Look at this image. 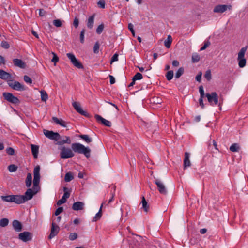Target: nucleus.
<instances>
[{
	"mask_svg": "<svg viewBox=\"0 0 248 248\" xmlns=\"http://www.w3.org/2000/svg\"><path fill=\"white\" fill-rule=\"evenodd\" d=\"M211 142L213 143V146L215 147V149L218 150L217 148V144L215 140H213L212 141H210L209 143L208 147L210 148L211 145Z\"/></svg>",
	"mask_w": 248,
	"mask_h": 248,
	"instance_id": "obj_58",
	"label": "nucleus"
},
{
	"mask_svg": "<svg viewBox=\"0 0 248 248\" xmlns=\"http://www.w3.org/2000/svg\"><path fill=\"white\" fill-rule=\"evenodd\" d=\"M24 80L26 82V83H29V84H31L32 82V79L30 77H29V76H27V75H25L24 76Z\"/></svg>",
	"mask_w": 248,
	"mask_h": 248,
	"instance_id": "obj_50",
	"label": "nucleus"
},
{
	"mask_svg": "<svg viewBox=\"0 0 248 248\" xmlns=\"http://www.w3.org/2000/svg\"><path fill=\"white\" fill-rule=\"evenodd\" d=\"M200 59V56L197 53L193 54L192 56V61L193 62H199Z\"/></svg>",
	"mask_w": 248,
	"mask_h": 248,
	"instance_id": "obj_39",
	"label": "nucleus"
},
{
	"mask_svg": "<svg viewBox=\"0 0 248 248\" xmlns=\"http://www.w3.org/2000/svg\"><path fill=\"white\" fill-rule=\"evenodd\" d=\"M143 78L142 74L140 73H137L133 77V80H140Z\"/></svg>",
	"mask_w": 248,
	"mask_h": 248,
	"instance_id": "obj_41",
	"label": "nucleus"
},
{
	"mask_svg": "<svg viewBox=\"0 0 248 248\" xmlns=\"http://www.w3.org/2000/svg\"><path fill=\"white\" fill-rule=\"evenodd\" d=\"M40 93L42 101L46 102L48 99V95L46 92L44 90H42L40 91Z\"/></svg>",
	"mask_w": 248,
	"mask_h": 248,
	"instance_id": "obj_31",
	"label": "nucleus"
},
{
	"mask_svg": "<svg viewBox=\"0 0 248 248\" xmlns=\"http://www.w3.org/2000/svg\"><path fill=\"white\" fill-rule=\"evenodd\" d=\"M172 42V38L171 35H168L167 40H165L164 41V45L165 46L169 48L170 47L171 44Z\"/></svg>",
	"mask_w": 248,
	"mask_h": 248,
	"instance_id": "obj_29",
	"label": "nucleus"
},
{
	"mask_svg": "<svg viewBox=\"0 0 248 248\" xmlns=\"http://www.w3.org/2000/svg\"><path fill=\"white\" fill-rule=\"evenodd\" d=\"M0 78L4 80H11L12 75L3 70H0Z\"/></svg>",
	"mask_w": 248,
	"mask_h": 248,
	"instance_id": "obj_21",
	"label": "nucleus"
},
{
	"mask_svg": "<svg viewBox=\"0 0 248 248\" xmlns=\"http://www.w3.org/2000/svg\"><path fill=\"white\" fill-rule=\"evenodd\" d=\"M239 149V146L238 144L234 143L232 144L230 147V150L232 152H237Z\"/></svg>",
	"mask_w": 248,
	"mask_h": 248,
	"instance_id": "obj_34",
	"label": "nucleus"
},
{
	"mask_svg": "<svg viewBox=\"0 0 248 248\" xmlns=\"http://www.w3.org/2000/svg\"><path fill=\"white\" fill-rule=\"evenodd\" d=\"M97 5L99 7L104 9L105 7V2L104 0H100L97 2Z\"/></svg>",
	"mask_w": 248,
	"mask_h": 248,
	"instance_id": "obj_53",
	"label": "nucleus"
},
{
	"mask_svg": "<svg viewBox=\"0 0 248 248\" xmlns=\"http://www.w3.org/2000/svg\"><path fill=\"white\" fill-rule=\"evenodd\" d=\"M134 26L132 23H129L128 26V29L131 31L133 36H135V32L133 29Z\"/></svg>",
	"mask_w": 248,
	"mask_h": 248,
	"instance_id": "obj_51",
	"label": "nucleus"
},
{
	"mask_svg": "<svg viewBox=\"0 0 248 248\" xmlns=\"http://www.w3.org/2000/svg\"><path fill=\"white\" fill-rule=\"evenodd\" d=\"M71 147L75 152L83 154L87 158L90 157L91 149L89 147H86L79 143H73Z\"/></svg>",
	"mask_w": 248,
	"mask_h": 248,
	"instance_id": "obj_2",
	"label": "nucleus"
},
{
	"mask_svg": "<svg viewBox=\"0 0 248 248\" xmlns=\"http://www.w3.org/2000/svg\"><path fill=\"white\" fill-rule=\"evenodd\" d=\"M102 215L101 209H99V212L95 215V217L93 219V221L95 222L100 219Z\"/></svg>",
	"mask_w": 248,
	"mask_h": 248,
	"instance_id": "obj_38",
	"label": "nucleus"
},
{
	"mask_svg": "<svg viewBox=\"0 0 248 248\" xmlns=\"http://www.w3.org/2000/svg\"><path fill=\"white\" fill-rule=\"evenodd\" d=\"M74 178L73 175L71 172H67L65 175L64 180L66 182L71 181Z\"/></svg>",
	"mask_w": 248,
	"mask_h": 248,
	"instance_id": "obj_32",
	"label": "nucleus"
},
{
	"mask_svg": "<svg viewBox=\"0 0 248 248\" xmlns=\"http://www.w3.org/2000/svg\"><path fill=\"white\" fill-rule=\"evenodd\" d=\"M63 211V207H60L56 209V210L55 212V216H58L59 214H60Z\"/></svg>",
	"mask_w": 248,
	"mask_h": 248,
	"instance_id": "obj_54",
	"label": "nucleus"
},
{
	"mask_svg": "<svg viewBox=\"0 0 248 248\" xmlns=\"http://www.w3.org/2000/svg\"><path fill=\"white\" fill-rule=\"evenodd\" d=\"M85 32V30L83 29L80 32V41L81 43H83L84 42V34Z\"/></svg>",
	"mask_w": 248,
	"mask_h": 248,
	"instance_id": "obj_45",
	"label": "nucleus"
},
{
	"mask_svg": "<svg viewBox=\"0 0 248 248\" xmlns=\"http://www.w3.org/2000/svg\"><path fill=\"white\" fill-rule=\"evenodd\" d=\"M72 105L74 108L76 109V110L79 113V114L87 117H90V114L87 113L86 111H84L81 106H80L79 104L77 102H74L72 103Z\"/></svg>",
	"mask_w": 248,
	"mask_h": 248,
	"instance_id": "obj_13",
	"label": "nucleus"
},
{
	"mask_svg": "<svg viewBox=\"0 0 248 248\" xmlns=\"http://www.w3.org/2000/svg\"><path fill=\"white\" fill-rule=\"evenodd\" d=\"M95 118L96 119V121L98 122H101L102 124H103L104 125L108 126V127H110L111 125V123L110 121L107 120L105 119L104 118H102L101 116L98 114L95 115Z\"/></svg>",
	"mask_w": 248,
	"mask_h": 248,
	"instance_id": "obj_17",
	"label": "nucleus"
},
{
	"mask_svg": "<svg viewBox=\"0 0 248 248\" xmlns=\"http://www.w3.org/2000/svg\"><path fill=\"white\" fill-rule=\"evenodd\" d=\"M204 77L208 81L211 80L212 76H211V71L210 70L206 71V72L204 75Z\"/></svg>",
	"mask_w": 248,
	"mask_h": 248,
	"instance_id": "obj_43",
	"label": "nucleus"
},
{
	"mask_svg": "<svg viewBox=\"0 0 248 248\" xmlns=\"http://www.w3.org/2000/svg\"><path fill=\"white\" fill-rule=\"evenodd\" d=\"M26 186L27 187H29L31 185L32 183V175L31 173H28L25 181Z\"/></svg>",
	"mask_w": 248,
	"mask_h": 248,
	"instance_id": "obj_28",
	"label": "nucleus"
},
{
	"mask_svg": "<svg viewBox=\"0 0 248 248\" xmlns=\"http://www.w3.org/2000/svg\"><path fill=\"white\" fill-rule=\"evenodd\" d=\"M13 61L15 66L23 69L26 68V63L22 60L19 59H13Z\"/></svg>",
	"mask_w": 248,
	"mask_h": 248,
	"instance_id": "obj_20",
	"label": "nucleus"
},
{
	"mask_svg": "<svg viewBox=\"0 0 248 248\" xmlns=\"http://www.w3.org/2000/svg\"><path fill=\"white\" fill-rule=\"evenodd\" d=\"M63 191H64V194L62 196V198L60 200H59L57 202V205L58 206H60L61 204L65 203L66 202L67 199H68L70 197V194L69 192L68 191V188H67L66 187H63Z\"/></svg>",
	"mask_w": 248,
	"mask_h": 248,
	"instance_id": "obj_12",
	"label": "nucleus"
},
{
	"mask_svg": "<svg viewBox=\"0 0 248 248\" xmlns=\"http://www.w3.org/2000/svg\"><path fill=\"white\" fill-rule=\"evenodd\" d=\"M7 83L8 86L13 90L19 91H23L26 90L25 86L18 81L9 80L7 81Z\"/></svg>",
	"mask_w": 248,
	"mask_h": 248,
	"instance_id": "obj_6",
	"label": "nucleus"
},
{
	"mask_svg": "<svg viewBox=\"0 0 248 248\" xmlns=\"http://www.w3.org/2000/svg\"><path fill=\"white\" fill-rule=\"evenodd\" d=\"M78 238V234L76 232L71 233L69 235V238L70 240H74Z\"/></svg>",
	"mask_w": 248,
	"mask_h": 248,
	"instance_id": "obj_49",
	"label": "nucleus"
},
{
	"mask_svg": "<svg viewBox=\"0 0 248 248\" xmlns=\"http://www.w3.org/2000/svg\"><path fill=\"white\" fill-rule=\"evenodd\" d=\"M6 153L10 155H13L15 154V150L12 147H8L6 150Z\"/></svg>",
	"mask_w": 248,
	"mask_h": 248,
	"instance_id": "obj_44",
	"label": "nucleus"
},
{
	"mask_svg": "<svg viewBox=\"0 0 248 248\" xmlns=\"http://www.w3.org/2000/svg\"><path fill=\"white\" fill-rule=\"evenodd\" d=\"M202 72H201L199 74L197 75L196 77V80L200 82L201 81V78H202Z\"/></svg>",
	"mask_w": 248,
	"mask_h": 248,
	"instance_id": "obj_61",
	"label": "nucleus"
},
{
	"mask_svg": "<svg viewBox=\"0 0 248 248\" xmlns=\"http://www.w3.org/2000/svg\"><path fill=\"white\" fill-rule=\"evenodd\" d=\"M39 16H44L46 14V12L43 9H39Z\"/></svg>",
	"mask_w": 248,
	"mask_h": 248,
	"instance_id": "obj_62",
	"label": "nucleus"
},
{
	"mask_svg": "<svg viewBox=\"0 0 248 248\" xmlns=\"http://www.w3.org/2000/svg\"><path fill=\"white\" fill-rule=\"evenodd\" d=\"M199 92L200 93V97L204 98L205 96L204 92L203 90V87L202 86H200L199 87Z\"/></svg>",
	"mask_w": 248,
	"mask_h": 248,
	"instance_id": "obj_52",
	"label": "nucleus"
},
{
	"mask_svg": "<svg viewBox=\"0 0 248 248\" xmlns=\"http://www.w3.org/2000/svg\"><path fill=\"white\" fill-rule=\"evenodd\" d=\"M247 50V46L242 47L238 54V65L241 68H243L246 65V60L245 59L244 56Z\"/></svg>",
	"mask_w": 248,
	"mask_h": 248,
	"instance_id": "obj_4",
	"label": "nucleus"
},
{
	"mask_svg": "<svg viewBox=\"0 0 248 248\" xmlns=\"http://www.w3.org/2000/svg\"><path fill=\"white\" fill-rule=\"evenodd\" d=\"M205 96L211 105H217L218 104V97L216 92H212L211 93H207Z\"/></svg>",
	"mask_w": 248,
	"mask_h": 248,
	"instance_id": "obj_8",
	"label": "nucleus"
},
{
	"mask_svg": "<svg viewBox=\"0 0 248 248\" xmlns=\"http://www.w3.org/2000/svg\"><path fill=\"white\" fill-rule=\"evenodd\" d=\"M67 57L70 60L72 63L77 68L79 69H82L83 66L82 63L78 61L73 53H68L66 54Z\"/></svg>",
	"mask_w": 248,
	"mask_h": 248,
	"instance_id": "obj_10",
	"label": "nucleus"
},
{
	"mask_svg": "<svg viewBox=\"0 0 248 248\" xmlns=\"http://www.w3.org/2000/svg\"><path fill=\"white\" fill-rule=\"evenodd\" d=\"M53 24L57 27H60L62 25L61 20L60 19H55L53 20Z\"/></svg>",
	"mask_w": 248,
	"mask_h": 248,
	"instance_id": "obj_46",
	"label": "nucleus"
},
{
	"mask_svg": "<svg viewBox=\"0 0 248 248\" xmlns=\"http://www.w3.org/2000/svg\"><path fill=\"white\" fill-rule=\"evenodd\" d=\"M99 43L97 41L95 43L94 46H93V52L95 54H98L99 52Z\"/></svg>",
	"mask_w": 248,
	"mask_h": 248,
	"instance_id": "obj_42",
	"label": "nucleus"
},
{
	"mask_svg": "<svg viewBox=\"0 0 248 248\" xmlns=\"http://www.w3.org/2000/svg\"><path fill=\"white\" fill-rule=\"evenodd\" d=\"M231 7V5H218L214 7L213 11L214 13H222L226 11L228 8L230 9Z\"/></svg>",
	"mask_w": 248,
	"mask_h": 248,
	"instance_id": "obj_16",
	"label": "nucleus"
},
{
	"mask_svg": "<svg viewBox=\"0 0 248 248\" xmlns=\"http://www.w3.org/2000/svg\"><path fill=\"white\" fill-rule=\"evenodd\" d=\"M155 184L156 185L158 190L161 194L163 195L167 194V189L164 184L160 180L155 179Z\"/></svg>",
	"mask_w": 248,
	"mask_h": 248,
	"instance_id": "obj_14",
	"label": "nucleus"
},
{
	"mask_svg": "<svg viewBox=\"0 0 248 248\" xmlns=\"http://www.w3.org/2000/svg\"><path fill=\"white\" fill-rule=\"evenodd\" d=\"M174 73L172 70L169 71L167 72L166 75V78L168 80L170 81L171 80L173 77Z\"/></svg>",
	"mask_w": 248,
	"mask_h": 248,
	"instance_id": "obj_36",
	"label": "nucleus"
},
{
	"mask_svg": "<svg viewBox=\"0 0 248 248\" xmlns=\"http://www.w3.org/2000/svg\"><path fill=\"white\" fill-rule=\"evenodd\" d=\"M191 162L189 160V154L187 152L185 153V158L184 160V169H185L188 167L191 166Z\"/></svg>",
	"mask_w": 248,
	"mask_h": 248,
	"instance_id": "obj_22",
	"label": "nucleus"
},
{
	"mask_svg": "<svg viewBox=\"0 0 248 248\" xmlns=\"http://www.w3.org/2000/svg\"><path fill=\"white\" fill-rule=\"evenodd\" d=\"M52 119L53 121L54 122H55L56 124H59L63 127L66 126V125L65 124V123H66L63 120H62V119H58L56 117H53Z\"/></svg>",
	"mask_w": 248,
	"mask_h": 248,
	"instance_id": "obj_26",
	"label": "nucleus"
},
{
	"mask_svg": "<svg viewBox=\"0 0 248 248\" xmlns=\"http://www.w3.org/2000/svg\"><path fill=\"white\" fill-rule=\"evenodd\" d=\"M109 78H110V84H113L115 82V79L114 77L113 76L109 75Z\"/></svg>",
	"mask_w": 248,
	"mask_h": 248,
	"instance_id": "obj_59",
	"label": "nucleus"
},
{
	"mask_svg": "<svg viewBox=\"0 0 248 248\" xmlns=\"http://www.w3.org/2000/svg\"><path fill=\"white\" fill-rule=\"evenodd\" d=\"M40 167L39 165H37L34 169L33 187L32 189L28 188L25 192V194L22 195L24 203L31 200L33 198V196L38 192L40 189L38 186L40 179Z\"/></svg>",
	"mask_w": 248,
	"mask_h": 248,
	"instance_id": "obj_1",
	"label": "nucleus"
},
{
	"mask_svg": "<svg viewBox=\"0 0 248 248\" xmlns=\"http://www.w3.org/2000/svg\"><path fill=\"white\" fill-rule=\"evenodd\" d=\"M32 238V234L29 232H24L18 235L19 239L24 242L31 240Z\"/></svg>",
	"mask_w": 248,
	"mask_h": 248,
	"instance_id": "obj_11",
	"label": "nucleus"
},
{
	"mask_svg": "<svg viewBox=\"0 0 248 248\" xmlns=\"http://www.w3.org/2000/svg\"><path fill=\"white\" fill-rule=\"evenodd\" d=\"M203 98L200 97L199 100L200 106L203 108L204 107V105L203 101Z\"/></svg>",
	"mask_w": 248,
	"mask_h": 248,
	"instance_id": "obj_63",
	"label": "nucleus"
},
{
	"mask_svg": "<svg viewBox=\"0 0 248 248\" xmlns=\"http://www.w3.org/2000/svg\"><path fill=\"white\" fill-rule=\"evenodd\" d=\"M95 16V14H93L88 19L87 26L89 29H92L93 26Z\"/></svg>",
	"mask_w": 248,
	"mask_h": 248,
	"instance_id": "obj_25",
	"label": "nucleus"
},
{
	"mask_svg": "<svg viewBox=\"0 0 248 248\" xmlns=\"http://www.w3.org/2000/svg\"><path fill=\"white\" fill-rule=\"evenodd\" d=\"M153 102L156 104H160L161 99L159 98H153Z\"/></svg>",
	"mask_w": 248,
	"mask_h": 248,
	"instance_id": "obj_60",
	"label": "nucleus"
},
{
	"mask_svg": "<svg viewBox=\"0 0 248 248\" xmlns=\"http://www.w3.org/2000/svg\"><path fill=\"white\" fill-rule=\"evenodd\" d=\"M1 199L4 202H14L17 204H20L24 203L22 197V195H12L2 196Z\"/></svg>",
	"mask_w": 248,
	"mask_h": 248,
	"instance_id": "obj_3",
	"label": "nucleus"
},
{
	"mask_svg": "<svg viewBox=\"0 0 248 248\" xmlns=\"http://www.w3.org/2000/svg\"><path fill=\"white\" fill-rule=\"evenodd\" d=\"M9 220L7 218H2L0 220V226L5 227L8 225Z\"/></svg>",
	"mask_w": 248,
	"mask_h": 248,
	"instance_id": "obj_35",
	"label": "nucleus"
},
{
	"mask_svg": "<svg viewBox=\"0 0 248 248\" xmlns=\"http://www.w3.org/2000/svg\"><path fill=\"white\" fill-rule=\"evenodd\" d=\"M12 226L14 228V229L16 232H20L22 230V225L21 223L17 220H14L12 222Z\"/></svg>",
	"mask_w": 248,
	"mask_h": 248,
	"instance_id": "obj_19",
	"label": "nucleus"
},
{
	"mask_svg": "<svg viewBox=\"0 0 248 248\" xmlns=\"http://www.w3.org/2000/svg\"><path fill=\"white\" fill-rule=\"evenodd\" d=\"M17 166L14 164L10 165L8 167V170L11 172H16L17 170Z\"/></svg>",
	"mask_w": 248,
	"mask_h": 248,
	"instance_id": "obj_37",
	"label": "nucleus"
},
{
	"mask_svg": "<svg viewBox=\"0 0 248 248\" xmlns=\"http://www.w3.org/2000/svg\"><path fill=\"white\" fill-rule=\"evenodd\" d=\"M43 133L47 138L55 141L58 140L60 138V135L57 132L44 129Z\"/></svg>",
	"mask_w": 248,
	"mask_h": 248,
	"instance_id": "obj_9",
	"label": "nucleus"
},
{
	"mask_svg": "<svg viewBox=\"0 0 248 248\" xmlns=\"http://www.w3.org/2000/svg\"><path fill=\"white\" fill-rule=\"evenodd\" d=\"M60 156L62 159L70 158L74 156V154L70 148H66L63 147L61 149Z\"/></svg>",
	"mask_w": 248,
	"mask_h": 248,
	"instance_id": "obj_7",
	"label": "nucleus"
},
{
	"mask_svg": "<svg viewBox=\"0 0 248 248\" xmlns=\"http://www.w3.org/2000/svg\"><path fill=\"white\" fill-rule=\"evenodd\" d=\"M31 150L33 157L35 159L38 158V154L39 152V146L38 145L31 144Z\"/></svg>",
	"mask_w": 248,
	"mask_h": 248,
	"instance_id": "obj_24",
	"label": "nucleus"
},
{
	"mask_svg": "<svg viewBox=\"0 0 248 248\" xmlns=\"http://www.w3.org/2000/svg\"><path fill=\"white\" fill-rule=\"evenodd\" d=\"M118 60V54L117 53H115V54H114V55L111 58L110 63L111 64L114 62L117 61Z\"/></svg>",
	"mask_w": 248,
	"mask_h": 248,
	"instance_id": "obj_56",
	"label": "nucleus"
},
{
	"mask_svg": "<svg viewBox=\"0 0 248 248\" xmlns=\"http://www.w3.org/2000/svg\"><path fill=\"white\" fill-rule=\"evenodd\" d=\"M1 46L4 49H8L10 45L7 41H3L1 43Z\"/></svg>",
	"mask_w": 248,
	"mask_h": 248,
	"instance_id": "obj_47",
	"label": "nucleus"
},
{
	"mask_svg": "<svg viewBox=\"0 0 248 248\" xmlns=\"http://www.w3.org/2000/svg\"><path fill=\"white\" fill-rule=\"evenodd\" d=\"M210 45V42L209 41H207L204 43V45L201 48L200 50L201 51L205 50Z\"/></svg>",
	"mask_w": 248,
	"mask_h": 248,
	"instance_id": "obj_55",
	"label": "nucleus"
},
{
	"mask_svg": "<svg viewBox=\"0 0 248 248\" xmlns=\"http://www.w3.org/2000/svg\"><path fill=\"white\" fill-rule=\"evenodd\" d=\"M60 230L59 227L55 223L52 222L51 224L50 234L48 236V239H51L54 237L56 236L59 233Z\"/></svg>",
	"mask_w": 248,
	"mask_h": 248,
	"instance_id": "obj_15",
	"label": "nucleus"
},
{
	"mask_svg": "<svg viewBox=\"0 0 248 248\" xmlns=\"http://www.w3.org/2000/svg\"><path fill=\"white\" fill-rule=\"evenodd\" d=\"M84 203L81 202H74L72 206V209L75 211H78L83 209Z\"/></svg>",
	"mask_w": 248,
	"mask_h": 248,
	"instance_id": "obj_23",
	"label": "nucleus"
},
{
	"mask_svg": "<svg viewBox=\"0 0 248 248\" xmlns=\"http://www.w3.org/2000/svg\"><path fill=\"white\" fill-rule=\"evenodd\" d=\"M172 64L174 67H177L179 65V62L177 60H174L172 61Z\"/></svg>",
	"mask_w": 248,
	"mask_h": 248,
	"instance_id": "obj_64",
	"label": "nucleus"
},
{
	"mask_svg": "<svg viewBox=\"0 0 248 248\" xmlns=\"http://www.w3.org/2000/svg\"><path fill=\"white\" fill-rule=\"evenodd\" d=\"M141 203L142 208L143 209L144 211L146 212H147L149 210V205L144 196H143L142 198Z\"/></svg>",
	"mask_w": 248,
	"mask_h": 248,
	"instance_id": "obj_27",
	"label": "nucleus"
},
{
	"mask_svg": "<svg viewBox=\"0 0 248 248\" xmlns=\"http://www.w3.org/2000/svg\"><path fill=\"white\" fill-rule=\"evenodd\" d=\"M79 24V20L77 17H75L73 21V25L77 28L78 27Z\"/></svg>",
	"mask_w": 248,
	"mask_h": 248,
	"instance_id": "obj_57",
	"label": "nucleus"
},
{
	"mask_svg": "<svg viewBox=\"0 0 248 248\" xmlns=\"http://www.w3.org/2000/svg\"><path fill=\"white\" fill-rule=\"evenodd\" d=\"M51 53L53 56V58L51 60V62H54V63H56L57 62L59 61V57L54 52H52Z\"/></svg>",
	"mask_w": 248,
	"mask_h": 248,
	"instance_id": "obj_48",
	"label": "nucleus"
},
{
	"mask_svg": "<svg viewBox=\"0 0 248 248\" xmlns=\"http://www.w3.org/2000/svg\"><path fill=\"white\" fill-rule=\"evenodd\" d=\"M2 95L5 100L12 104L16 105L20 103L19 99L12 93L4 92Z\"/></svg>",
	"mask_w": 248,
	"mask_h": 248,
	"instance_id": "obj_5",
	"label": "nucleus"
},
{
	"mask_svg": "<svg viewBox=\"0 0 248 248\" xmlns=\"http://www.w3.org/2000/svg\"><path fill=\"white\" fill-rule=\"evenodd\" d=\"M104 28V25L103 23L99 25L96 29V33L98 34H101L103 31Z\"/></svg>",
	"mask_w": 248,
	"mask_h": 248,
	"instance_id": "obj_40",
	"label": "nucleus"
},
{
	"mask_svg": "<svg viewBox=\"0 0 248 248\" xmlns=\"http://www.w3.org/2000/svg\"><path fill=\"white\" fill-rule=\"evenodd\" d=\"M58 144L63 145L64 144H70L71 142V139L69 137L67 136H61L60 138L57 140Z\"/></svg>",
	"mask_w": 248,
	"mask_h": 248,
	"instance_id": "obj_18",
	"label": "nucleus"
},
{
	"mask_svg": "<svg viewBox=\"0 0 248 248\" xmlns=\"http://www.w3.org/2000/svg\"><path fill=\"white\" fill-rule=\"evenodd\" d=\"M184 69L183 67H180L177 70V71L175 73V77L176 78H179L184 73Z\"/></svg>",
	"mask_w": 248,
	"mask_h": 248,
	"instance_id": "obj_33",
	"label": "nucleus"
},
{
	"mask_svg": "<svg viewBox=\"0 0 248 248\" xmlns=\"http://www.w3.org/2000/svg\"><path fill=\"white\" fill-rule=\"evenodd\" d=\"M79 137L87 143H89L92 141V139L88 135H79Z\"/></svg>",
	"mask_w": 248,
	"mask_h": 248,
	"instance_id": "obj_30",
	"label": "nucleus"
}]
</instances>
